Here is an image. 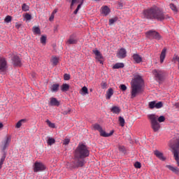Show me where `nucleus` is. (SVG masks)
<instances>
[{
  "label": "nucleus",
  "mask_w": 179,
  "mask_h": 179,
  "mask_svg": "<svg viewBox=\"0 0 179 179\" xmlns=\"http://www.w3.org/2000/svg\"><path fill=\"white\" fill-rule=\"evenodd\" d=\"M162 108H163V102L159 101L158 103H157V101H155V108L160 109Z\"/></svg>",
  "instance_id": "nucleus-30"
},
{
  "label": "nucleus",
  "mask_w": 179,
  "mask_h": 179,
  "mask_svg": "<svg viewBox=\"0 0 179 179\" xmlns=\"http://www.w3.org/2000/svg\"><path fill=\"white\" fill-rule=\"evenodd\" d=\"M176 60L178 62V69H179V56L176 57Z\"/></svg>",
  "instance_id": "nucleus-58"
},
{
  "label": "nucleus",
  "mask_w": 179,
  "mask_h": 179,
  "mask_svg": "<svg viewBox=\"0 0 179 179\" xmlns=\"http://www.w3.org/2000/svg\"><path fill=\"white\" fill-rule=\"evenodd\" d=\"M3 127V124L2 123H0V129H1Z\"/></svg>",
  "instance_id": "nucleus-59"
},
{
  "label": "nucleus",
  "mask_w": 179,
  "mask_h": 179,
  "mask_svg": "<svg viewBox=\"0 0 179 179\" xmlns=\"http://www.w3.org/2000/svg\"><path fill=\"white\" fill-rule=\"evenodd\" d=\"M170 146L172 148L173 155H176V153L179 154V138H173L171 141Z\"/></svg>",
  "instance_id": "nucleus-8"
},
{
  "label": "nucleus",
  "mask_w": 179,
  "mask_h": 179,
  "mask_svg": "<svg viewBox=\"0 0 179 179\" xmlns=\"http://www.w3.org/2000/svg\"><path fill=\"white\" fill-rule=\"evenodd\" d=\"M92 127L94 130H96L100 132L101 130L103 129L98 124H92Z\"/></svg>",
  "instance_id": "nucleus-33"
},
{
  "label": "nucleus",
  "mask_w": 179,
  "mask_h": 179,
  "mask_svg": "<svg viewBox=\"0 0 179 179\" xmlns=\"http://www.w3.org/2000/svg\"><path fill=\"white\" fill-rule=\"evenodd\" d=\"M45 169V166L44 164L41 162H35L34 166V173H38L43 171Z\"/></svg>",
  "instance_id": "nucleus-9"
},
{
  "label": "nucleus",
  "mask_w": 179,
  "mask_h": 179,
  "mask_svg": "<svg viewBox=\"0 0 179 179\" xmlns=\"http://www.w3.org/2000/svg\"><path fill=\"white\" fill-rule=\"evenodd\" d=\"M178 103H176V106H178Z\"/></svg>",
  "instance_id": "nucleus-61"
},
{
  "label": "nucleus",
  "mask_w": 179,
  "mask_h": 179,
  "mask_svg": "<svg viewBox=\"0 0 179 179\" xmlns=\"http://www.w3.org/2000/svg\"><path fill=\"white\" fill-rule=\"evenodd\" d=\"M20 27H21V24L15 23V28L16 29H20Z\"/></svg>",
  "instance_id": "nucleus-55"
},
{
  "label": "nucleus",
  "mask_w": 179,
  "mask_h": 179,
  "mask_svg": "<svg viewBox=\"0 0 179 179\" xmlns=\"http://www.w3.org/2000/svg\"><path fill=\"white\" fill-rule=\"evenodd\" d=\"M47 143L49 145H51L55 143V140L52 138H49Z\"/></svg>",
  "instance_id": "nucleus-37"
},
{
  "label": "nucleus",
  "mask_w": 179,
  "mask_h": 179,
  "mask_svg": "<svg viewBox=\"0 0 179 179\" xmlns=\"http://www.w3.org/2000/svg\"><path fill=\"white\" fill-rule=\"evenodd\" d=\"M65 80H69L71 79V76L69 74L66 73L64 76Z\"/></svg>",
  "instance_id": "nucleus-51"
},
{
  "label": "nucleus",
  "mask_w": 179,
  "mask_h": 179,
  "mask_svg": "<svg viewBox=\"0 0 179 179\" xmlns=\"http://www.w3.org/2000/svg\"><path fill=\"white\" fill-rule=\"evenodd\" d=\"M12 20V17L11 16H7L6 17V19H5V22H7V23H9Z\"/></svg>",
  "instance_id": "nucleus-46"
},
{
  "label": "nucleus",
  "mask_w": 179,
  "mask_h": 179,
  "mask_svg": "<svg viewBox=\"0 0 179 179\" xmlns=\"http://www.w3.org/2000/svg\"><path fill=\"white\" fill-rule=\"evenodd\" d=\"M134 168L135 169H141V164L139 162H136L134 163Z\"/></svg>",
  "instance_id": "nucleus-43"
},
{
  "label": "nucleus",
  "mask_w": 179,
  "mask_h": 179,
  "mask_svg": "<svg viewBox=\"0 0 179 179\" xmlns=\"http://www.w3.org/2000/svg\"><path fill=\"white\" fill-rule=\"evenodd\" d=\"M43 179H47L46 178H43Z\"/></svg>",
  "instance_id": "nucleus-62"
},
{
  "label": "nucleus",
  "mask_w": 179,
  "mask_h": 179,
  "mask_svg": "<svg viewBox=\"0 0 179 179\" xmlns=\"http://www.w3.org/2000/svg\"><path fill=\"white\" fill-rule=\"evenodd\" d=\"M85 164L86 161L84 158L80 157H76L74 155V161L73 162V164H71V167L73 169L83 168Z\"/></svg>",
  "instance_id": "nucleus-5"
},
{
  "label": "nucleus",
  "mask_w": 179,
  "mask_h": 179,
  "mask_svg": "<svg viewBox=\"0 0 179 179\" xmlns=\"http://www.w3.org/2000/svg\"><path fill=\"white\" fill-rule=\"evenodd\" d=\"M166 168H167L168 169H169L171 171L176 173V175L179 176V168L173 167L171 165H166Z\"/></svg>",
  "instance_id": "nucleus-19"
},
{
  "label": "nucleus",
  "mask_w": 179,
  "mask_h": 179,
  "mask_svg": "<svg viewBox=\"0 0 179 179\" xmlns=\"http://www.w3.org/2000/svg\"><path fill=\"white\" fill-rule=\"evenodd\" d=\"M54 17H55L54 15L52 14L51 16H50V18H49V20H50V21H52V20H54Z\"/></svg>",
  "instance_id": "nucleus-56"
},
{
  "label": "nucleus",
  "mask_w": 179,
  "mask_h": 179,
  "mask_svg": "<svg viewBox=\"0 0 179 179\" xmlns=\"http://www.w3.org/2000/svg\"><path fill=\"white\" fill-rule=\"evenodd\" d=\"M6 155H3L1 160H0V170L2 169L3 163L6 160Z\"/></svg>",
  "instance_id": "nucleus-35"
},
{
  "label": "nucleus",
  "mask_w": 179,
  "mask_h": 179,
  "mask_svg": "<svg viewBox=\"0 0 179 179\" xmlns=\"http://www.w3.org/2000/svg\"><path fill=\"white\" fill-rule=\"evenodd\" d=\"M7 69V62L4 57H0V72H4Z\"/></svg>",
  "instance_id": "nucleus-10"
},
{
  "label": "nucleus",
  "mask_w": 179,
  "mask_h": 179,
  "mask_svg": "<svg viewBox=\"0 0 179 179\" xmlns=\"http://www.w3.org/2000/svg\"><path fill=\"white\" fill-rule=\"evenodd\" d=\"M143 17L148 20H157L162 21L168 17L164 12L159 7H152L151 8L144 10L143 12Z\"/></svg>",
  "instance_id": "nucleus-1"
},
{
  "label": "nucleus",
  "mask_w": 179,
  "mask_h": 179,
  "mask_svg": "<svg viewBox=\"0 0 179 179\" xmlns=\"http://www.w3.org/2000/svg\"><path fill=\"white\" fill-rule=\"evenodd\" d=\"M46 122H47V124H48V126H49L50 127H51V128H55V125L54 124V123H51V122H50V120H46Z\"/></svg>",
  "instance_id": "nucleus-44"
},
{
  "label": "nucleus",
  "mask_w": 179,
  "mask_h": 179,
  "mask_svg": "<svg viewBox=\"0 0 179 179\" xmlns=\"http://www.w3.org/2000/svg\"><path fill=\"white\" fill-rule=\"evenodd\" d=\"M110 110L111 112L113 113V114H120V113L121 112V109L119 106H113L111 108H110Z\"/></svg>",
  "instance_id": "nucleus-21"
},
{
  "label": "nucleus",
  "mask_w": 179,
  "mask_h": 179,
  "mask_svg": "<svg viewBox=\"0 0 179 179\" xmlns=\"http://www.w3.org/2000/svg\"><path fill=\"white\" fill-rule=\"evenodd\" d=\"M70 143V139L69 138H66L64 141H63V144L64 145H69Z\"/></svg>",
  "instance_id": "nucleus-52"
},
{
  "label": "nucleus",
  "mask_w": 179,
  "mask_h": 179,
  "mask_svg": "<svg viewBox=\"0 0 179 179\" xmlns=\"http://www.w3.org/2000/svg\"><path fill=\"white\" fill-rule=\"evenodd\" d=\"M22 10L24 11H28L29 10V7L26 3H23L22 6Z\"/></svg>",
  "instance_id": "nucleus-38"
},
{
  "label": "nucleus",
  "mask_w": 179,
  "mask_h": 179,
  "mask_svg": "<svg viewBox=\"0 0 179 179\" xmlns=\"http://www.w3.org/2000/svg\"><path fill=\"white\" fill-rule=\"evenodd\" d=\"M12 61L13 63V65L15 66H21L22 63H21V60L19 56L17 55H14L12 58Z\"/></svg>",
  "instance_id": "nucleus-16"
},
{
  "label": "nucleus",
  "mask_w": 179,
  "mask_h": 179,
  "mask_svg": "<svg viewBox=\"0 0 179 179\" xmlns=\"http://www.w3.org/2000/svg\"><path fill=\"white\" fill-rule=\"evenodd\" d=\"M33 32L35 34H38V35L41 34V31L40 30V28L38 27H33Z\"/></svg>",
  "instance_id": "nucleus-27"
},
{
  "label": "nucleus",
  "mask_w": 179,
  "mask_h": 179,
  "mask_svg": "<svg viewBox=\"0 0 179 179\" xmlns=\"http://www.w3.org/2000/svg\"><path fill=\"white\" fill-rule=\"evenodd\" d=\"M119 122H120V124L121 127H124L125 120L124 119L123 117H122V116L119 117Z\"/></svg>",
  "instance_id": "nucleus-32"
},
{
  "label": "nucleus",
  "mask_w": 179,
  "mask_h": 179,
  "mask_svg": "<svg viewBox=\"0 0 179 179\" xmlns=\"http://www.w3.org/2000/svg\"><path fill=\"white\" fill-rule=\"evenodd\" d=\"M93 53L95 55L96 59L101 64H103V55L99 50H94Z\"/></svg>",
  "instance_id": "nucleus-14"
},
{
  "label": "nucleus",
  "mask_w": 179,
  "mask_h": 179,
  "mask_svg": "<svg viewBox=\"0 0 179 179\" xmlns=\"http://www.w3.org/2000/svg\"><path fill=\"white\" fill-rule=\"evenodd\" d=\"M25 19L27 20H31L32 18V16L30 14L27 13L24 16Z\"/></svg>",
  "instance_id": "nucleus-48"
},
{
  "label": "nucleus",
  "mask_w": 179,
  "mask_h": 179,
  "mask_svg": "<svg viewBox=\"0 0 179 179\" xmlns=\"http://www.w3.org/2000/svg\"><path fill=\"white\" fill-rule=\"evenodd\" d=\"M119 150L120 151H121L122 153H124V151H125V148H124V146H119Z\"/></svg>",
  "instance_id": "nucleus-53"
},
{
  "label": "nucleus",
  "mask_w": 179,
  "mask_h": 179,
  "mask_svg": "<svg viewBox=\"0 0 179 179\" xmlns=\"http://www.w3.org/2000/svg\"><path fill=\"white\" fill-rule=\"evenodd\" d=\"M166 49L164 48L162 49L160 55V63L163 64L164 62V59L166 57Z\"/></svg>",
  "instance_id": "nucleus-20"
},
{
  "label": "nucleus",
  "mask_w": 179,
  "mask_h": 179,
  "mask_svg": "<svg viewBox=\"0 0 179 179\" xmlns=\"http://www.w3.org/2000/svg\"><path fill=\"white\" fill-rule=\"evenodd\" d=\"M106 99H110L111 96L113 94V90L112 88H109L106 92Z\"/></svg>",
  "instance_id": "nucleus-25"
},
{
  "label": "nucleus",
  "mask_w": 179,
  "mask_h": 179,
  "mask_svg": "<svg viewBox=\"0 0 179 179\" xmlns=\"http://www.w3.org/2000/svg\"><path fill=\"white\" fill-rule=\"evenodd\" d=\"M101 88L103 89V90H104V89H106L107 88V83H106V82H102L101 83Z\"/></svg>",
  "instance_id": "nucleus-47"
},
{
  "label": "nucleus",
  "mask_w": 179,
  "mask_h": 179,
  "mask_svg": "<svg viewBox=\"0 0 179 179\" xmlns=\"http://www.w3.org/2000/svg\"><path fill=\"white\" fill-rule=\"evenodd\" d=\"M74 156L85 159L90 156V150L84 144H79L74 150Z\"/></svg>",
  "instance_id": "nucleus-3"
},
{
  "label": "nucleus",
  "mask_w": 179,
  "mask_h": 179,
  "mask_svg": "<svg viewBox=\"0 0 179 179\" xmlns=\"http://www.w3.org/2000/svg\"><path fill=\"white\" fill-rule=\"evenodd\" d=\"M120 88L122 90V92H125L127 90V87L125 85H121L120 86Z\"/></svg>",
  "instance_id": "nucleus-49"
},
{
  "label": "nucleus",
  "mask_w": 179,
  "mask_h": 179,
  "mask_svg": "<svg viewBox=\"0 0 179 179\" xmlns=\"http://www.w3.org/2000/svg\"><path fill=\"white\" fill-rule=\"evenodd\" d=\"M83 4V1H81L80 4H79V5L77 6L76 8L78 9V10H80Z\"/></svg>",
  "instance_id": "nucleus-54"
},
{
  "label": "nucleus",
  "mask_w": 179,
  "mask_h": 179,
  "mask_svg": "<svg viewBox=\"0 0 179 179\" xmlns=\"http://www.w3.org/2000/svg\"><path fill=\"white\" fill-rule=\"evenodd\" d=\"M148 118L150 120L151 127L155 132L159 131L160 129V123L157 122L158 115L155 114L148 115Z\"/></svg>",
  "instance_id": "nucleus-4"
},
{
  "label": "nucleus",
  "mask_w": 179,
  "mask_h": 179,
  "mask_svg": "<svg viewBox=\"0 0 179 179\" xmlns=\"http://www.w3.org/2000/svg\"><path fill=\"white\" fill-rule=\"evenodd\" d=\"M101 9H102L101 13L104 16H107L110 13V8L108 6H106L102 7Z\"/></svg>",
  "instance_id": "nucleus-22"
},
{
  "label": "nucleus",
  "mask_w": 179,
  "mask_h": 179,
  "mask_svg": "<svg viewBox=\"0 0 179 179\" xmlns=\"http://www.w3.org/2000/svg\"><path fill=\"white\" fill-rule=\"evenodd\" d=\"M78 43V39L75 35H70V37H69V39H67L66 45H76Z\"/></svg>",
  "instance_id": "nucleus-11"
},
{
  "label": "nucleus",
  "mask_w": 179,
  "mask_h": 179,
  "mask_svg": "<svg viewBox=\"0 0 179 179\" xmlns=\"http://www.w3.org/2000/svg\"><path fill=\"white\" fill-rule=\"evenodd\" d=\"M52 62L53 65H55V66L57 65V64L59 63V58L57 57H53L52 58Z\"/></svg>",
  "instance_id": "nucleus-34"
},
{
  "label": "nucleus",
  "mask_w": 179,
  "mask_h": 179,
  "mask_svg": "<svg viewBox=\"0 0 179 179\" xmlns=\"http://www.w3.org/2000/svg\"><path fill=\"white\" fill-rule=\"evenodd\" d=\"M124 67V63H116L113 67V69H119Z\"/></svg>",
  "instance_id": "nucleus-26"
},
{
  "label": "nucleus",
  "mask_w": 179,
  "mask_h": 179,
  "mask_svg": "<svg viewBox=\"0 0 179 179\" xmlns=\"http://www.w3.org/2000/svg\"><path fill=\"white\" fill-rule=\"evenodd\" d=\"M146 36L149 39H155L157 41H160L162 39V36L160 34L155 30H150L145 33Z\"/></svg>",
  "instance_id": "nucleus-7"
},
{
  "label": "nucleus",
  "mask_w": 179,
  "mask_h": 179,
  "mask_svg": "<svg viewBox=\"0 0 179 179\" xmlns=\"http://www.w3.org/2000/svg\"><path fill=\"white\" fill-rule=\"evenodd\" d=\"M57 12V10H55L52 13V14L54 15L55 13H56Z\"/></svg>",
  "instance_id": "nucleus-60"
},
{
  "label": "nucleus",
  "mask_w": 179,
  "mask_h": 179,
  "mask_svg": "<svg viewBox=\"0 0 179 179\" xmlns=\"http://www.w3.org/2000/svg\"><path fill=\"white\" fill-rule=\"evenodd\" d=\"M10 142H11L10 136L6 137L5 140L2 141L1 148L3 151L9 146V144Z\"/></svg>",
  "instance_id": "nucleus-12"
},
{
  "label": "nucleus",
  "mask_w": 179,
  "mask_h": 179,
  "mask_svg": "<svg viewBox=\"0 0 179 179\" xmlns=\"http://www.w3.org/2000/svg\"><path fill=\"white\" fill-rule=\"evenodd\" d=\"M50 106H57L59 107L60 105V102L55 97H51L50 99Z\"/></svg>",
  "instance_id": "nucleus-17"
},
{
  "label": "nucleus",
  "mask_w": 179,
  "mask_h": 179,
  "mask_svg": "<svg viewBox=\"0 0 179 179\" xmlns=\"http://www.w3.org/2000/svg\"><path fill=\"white\" fill-rule=\"evenodd\" d=\"M155 102L156 101L149 102L148 106L150 109L155 108Z\"/></svg>",
  "instance_id": "nucleus-36"
},
{
  "label": "nucleus",
  "mask_w": 179,
  "mask_h": 179,
  "mask_svg": "<svg viewBox=\"0 0 179 179\" xmlns=\"http://www.w3.org/2000/svg\"><path fill=\"white\" fill-rule=\"evenodd\" d=\"M27 122V119H21L18 121V122L16 123L15 124V128L20 129L23 124Z\"/></svg>",
  "instance_id": "nucleus-23"
},
{
  "label": "nucleus",
  "mask_w": 179,
  "mask_h": 179,
  "mask_svg": "<svg viewBox=\"0 0 179 179\" xmlns=\"http://www.w3.org/2000/svg\"><path fill=\"white\" fill-rule=\"evenodd\" d=\"M127 57V50L125 48H120L117 52V57L119 59H124Z\"/></svg>",
  "instance_id": "nucleus-13"
},
{
  "label": "nucleus",
  "mask_w": 179,
  "mask_h": 179,
  "mask_svg": "<svg viewBox=\"0 0 179 179\" xmlns=\"http://www.w3.org/2000/svg\"><path fill=\"white\" fill-rule=\"evenodd\" d=\"M45 42H46V36H42L41 38V43L42 44H45Z\"/></svg>",
  "instance_id": "nucleus-45"
},
{
  "label": "nucleus",
  "mask_w": 179,
  "mask_h": 179,
  "mask_svg": "<svg viewBox=\"0 0 179 179\" xmlns=\"http://www.w3.org/2000/svg\"><path fill=\"white\" fill-rule=\"evenodd\" d=\"M154 155L157 157L158 159H159L162 162H165L166 158L163 155V152L156 150L154 151Z\"/></svg>",
  "instance_id": "nucleus-15"
},
{
  "label": "nucleus",
  "mask_w": 179,
  "mask_h": 179,
  "mask_svg": "<svg viewBox=\"0 0 179 179\" xmlns=\"http://www.w3.org/2000/svg\"><path fill=\"white\" fill-rule=\"evenodd\" d=\"M143 80L142 76L138 74H136L134 76V79L131 80V90L130 93L131 94V99H134L138 94H141L143 93V90L142 87V83Z\"/></svg>",
  "instance_id": "nucleus-2"
},
{
  "label": "nucleus",
  "mask_w": 179,
  "mask_h": 179,
  "mask_svg": "<svg viewBox=\"0 0 179 179\" xmlns=\"http://www.w3.org/2000/svg\"><path fill=\"white\" fill-rule=\"evenodd\" d=\"M62 113L64 115H67L71 114V108H67L63 109Z\"/></svg>",
  "instance_id": "nucleus-31"
},
{
  "label": "nucleus",
  "mask_w": 179,
  "mask_h": 179,
  "mask_svg": "<svg viewBox=\"0 0 179 179\" xmlns=\"http://www.w3.org/2000/svg\"><path fill=\"white\" fill-rule=\"evenodd\" d=\"M59 87V84H54L51 87V90L55 92H58Z\"/></svg>",
  "instance_id": "nucleus-29"
},
{
  "label": "nucleus",
  "mask_w": 179,
  "mask_h": 179,
  "mask_svg": "<svg viewBox=\"0 0 179 179\" xmlns=\"http://www.w3.org/2000/svg\"><path fill=\"white\" fill-rule=\"evenodd\" d=\"M173 156H174L175 160L177 162V165L179 167V154L178 153L173 154Z\"/></svg>",
  "instance_id": "nucleus-39"
},
{
  "label": "nucleus",
  "mask_w": 179,
  "mask_h": 179,
  "mask_svg": "<svg viewBox=\"0 0 179 179\" xmlns=\"http://www.w3.org/2000/svg\"><path fill=\"white\" fill-rule=\"evenodd\" d=\"M117 21V17L110 19L109 20V24L112 25V24H113Z\"/></svg>",
  "instance_id": "nucleus-42"
},
{
  "label": "nucleus",
  "mask_w": 179,
  "mask_h": 179,
  "mask_svg": "<svg viewBox=\"0 0 179 179\" xmlns=\"http://www.w3.org/2000/svg\"><path fill=\"white\" fill-rule=\"evenodd\" d=\"M157 121L159 122H164V121H165V117L164 116H163V115H161V116H157Z\"/></svg>",
  "instance_id": "nucleus-41"
},
{
  "label": "nucleus",
  "mask_w": 179,
  "mask_h": 179,
  "mask_svg": "<svg viewBox=\"0 0 179 179\" xmlns=\"http://www.w3.org/2000/svg\"><path fill=\"white\" fill-rule=\"evenodd\" d=\"M61 90L62 92H68V90H69V85L66 83L63 84L61 87Z\"/></svg>",
  "instance_id": "nucleus-28"
},
{
  "label": "nucleus",
  "mask_w": 179,
  "mask_h": 179,
  "mask_svg": "<svg viewBox=\"0 0 179 179\" xmlns=\"http://www.w3.org/2000/svg\"><path fill=\"white\" fill-rule=\"evenodd\" d=\"M170 8H171V9L172 10H173V11H177V8H176V6L174 5V4H171L170 5Z\"/></svg>",
  "instance_id": "nucleus-50"
},
{
  "label": "nucleus",
  "mask_w": 179,
  "mask_h": 179,
  "mask_svg": "<svg viewBox=\"0 0 179 179\" xmlns=\"http://www.w3.org/2000/svg\"><path fill=\"white\" fill-rule=\"evenodd\" d=\"M133 60L136 63V64H140L143 61V58L141 55L138 54H134L133 55Z\"/></svg>",
  "instance_id": "nucleus-18"
},
{
  "label": "nucleus",
  "mask_w": 179,
  "mask_h": 179,
  "mask_svg": "<svg viewBox=\"0 0 179 179\" xmlns=\"http://www.w3.org/2000/svg\"><path fill=\"white\" fill-rule=\"evenodd\" d=\"M100 135L101 136H103V137H109V136H112L113 135V131H111L110 133H109V134H106V131H103V129L100 131Z\"/></svg>",
  "instance_id": "nucleus-24"
},
{
  "label": "nucleus",
  "mask_w": 179,
  "mask_h": 179,
  "mask_svg": "<svg viewBox=\"0 0 179 179\" xmlns=\"http://www.w3.org/2000/svg\"><path fill=\"white\" fill-rule=\"evenodd\" d=\"M152 73L155 77V80H157V82L160 83L164 80L166 76V73H164V71L162 70L155 69L152 71Z\"/></svg>",
  "instance_id": "nucleus-6"
},
{
  "label": "nucleus",
  "mask_w": 179,
  "mask_h": 179,
  "mask_svg": "<svg viewBox=\"0 0 179 179\" xmlns=\"http://www.w3.org/2000/svg\"><path fill=\"white\" fill-rule=\"evenodd\" d=\"M78 11H79V9H78V8H76V9L74 10V12H73V14L77 15L78 13Z\"/></svg>",
  "instance_id": "nucleus-57"
},
{
  "label": "nucleus",
  "mask_w": 179,
  "mask_h": 179,
  "mask_svg": "<svg viewBox=\"0 0 179 179\" xmlns=\"http://www.w3.org/2000/svg\"><path fill=\"white\" fill-rule=\"evenodd\" d=\"M81 92H82V93H83V94H89L88 88L87 87H83L81 89Z\"/></svg>",
  "instance_id": "nucleus-40"
}]
</instances>
